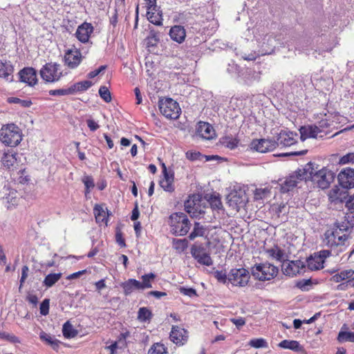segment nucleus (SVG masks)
I'll return each mask as SVG.
<instances>
[{
	"instance_id": "f257e3e1",
	"label": "nucleus",
	"mask_w": 354,
	"mask_h": 354,
	"mask_svg": "<svg viewBox=\"0 0 354 354\" xmlns=\"http://www.w3.org/2000/svg\"><path fill=\"white\" fill-rule=\"evenodd\" d=\"M171 234L176 236L186 235L191 227L190 221L187 216L183 212L171 214L167 221Z\"/></svg>"
},
{
	"instance_id": "f03ea898",
	"label": "nucleus",
	"mask_w": 354,
	"mask_h": 354,
	"mask_svg": "<svg viewBox=\"0 0 354 354\" xmlns=\"http://www.w3.org/2000/svg\"><path fill=\"white\" fill-rule=\"evenodd\" d=\"M21 129L15 124L3 125L0 129V140L8 147H16L22 140Z\"/></svg>"
},
{
	"instance_id": "7ed1b4c3",
	"label": "nucleus",
	"mask_w": 354,
	"mask_h": 354,
	"mask_svg": "<svg viewBox=\"0 0 354 354\" xmlns=\"http://www.w3.org/2000/svg\"><path fill=\"white\" fill-rule=\"evenodd\" d=\"M251 273L255 279L261 281H270L277 276L279 269L270 263H257L252 267Z\"/></svg>"
},
{
	"instance_id": "20e7f679",
	"label": "nucleus",
	"mask_w": 354,
	"mask_h": 354,
	"mask_svg": "<svg viewBox=\"0 0 354 354\" xmlns=\"http://www.w3.org/2000/svg\"><path fill=\"white\" fill-rule=\"evenodd\" d=\"M325 242L326 245L333 248L338 245H344L348 239V228L336 226L333 230H327L325 233Z\"/></svg>"
},
{
	"instance_id": "39448f33",
	"label": "nucleus",
	"mask_w": 354,
	"mask_h": 354,
	"mask_svg": "<svg viewBox=\"0 0 354 354\" xmlns=\"http://www.w3.org/2000/svg\"><path fill=\"white\" fill-rule=\"evenodd\" d=\"M41 79L46 83H55L63 77V71L59 64L53 62L46 63L39 71Z\"/></svg>"
},
{
	"instance_id": "423d86ee",
	"label": "nucleus",
	"mask_w": 354,
	"mask_h": 354,
	"mask_svg": "<svg viewBox=\"0 0 354 354\" xmlns=\"http://www.w3.org/2000/svg\"><path fill=\"white\" fill-rule=\"evenodd\" d=\"M158 106L160 113L168 119L176 120L181 113L179 104L170 97L160 99Z\"/></svg>"
},
{
	"instance_id": "0eeeda50",
	"label": "nucleus",
	"mask_w": 354,
	"mask_h": 354,
	"mask_svg": "<svg viewBox=\"0 0 354 354\" xmlns=\"http://www.w3.org/2000/svg\"><path fill=\"white\" fill-rule=\"evenodd\" d=\"M0 162L3 169L13 171L19 168L21 159L17 151L10 149L3 152Z\"/></svg>"
},
{
	"instance_id": "6e6552de",
	"label": "nucleus",
	"mask_w": 354,
	"mask_h": 354,
	"mask_svg": "<svg viewBox=\"0 0 354 354\" xmlns=\"http://www.w3.org/2000/svg\"><path fill=\"white\" fill-rule=\"evenodd\" d=\"M250 279L249 271L245 268H233L228 274V282L233 286L245 287Z\"/></svg>"
},
{
	"instance_id": "1a4fd4ad",
	"label": "nucleus",
	"mask_w": 354,
	"mask_h": 354,
	"mask_svg": "<svg viewBox=\"0 0 354 354\" xmlns=\"http://www.w3.org/2000/svg\"><path fill=\"white\" fill-rule=\"evenodd\" d=\"M205 206L202 205V198L199 195L189 196L185 202V209L192 217H198L205 214Z\"/></svg>"
},
{
	"instance_id": "9d476101",
	"label": "nucleus",
	"mask_w": 354,
	"mask_h": 354,
	"mask_svg": "<svg viewBox=\"0 0 354 354\" xmlns=\"http://www.w3.org/2000/svg\"><path fill=\"white\" fill-rule=\"evenodd\" d=\"M311 178L312 181L316 184L318 187L324 189L329 187L330 184L335 178V175L333 171L324 167L313 174Z\"/></svg>"
},
{
	"instance_id": "9b49d317",
	"label": "nucleus",
	"mask_w": 354,
	"mask_h": 354,
	"mask_svg": "<svg viewBox=\"0 0 354 354\" xmlns=\"http://www.w3.org/2000/svg\"><path fill=\"white\" fill-rule=\"evenodd\" d=\"M191 254L199 264L206 266L213 265V260L210 254L207 252L206 249L202 245H192Z\"/></svg>"
},
{
	"instance_id": "f8f14e48",
	"label": "nucleus",
	"mask_w": 354,
	"mask_h": 354,
	"mask_svg": "<svg viewBox=\"0 0 354 354\" xmlns=\"http://www.w3.org/2000/svg\"><path fill=\"white\" fill-rule=\"evenodd\" d=\"M330 255V251L323 250L309 257L307 259V266L310 270H318L324 268L325 259Z\"/></svg>"
},
{
	"instance_id": "ddd939ff",
	"label": "nucleus",
	"mask_w": 354,
	"mask_h": 354,
	"mask_svg": "<svg viewBox=\"0 0 354 354\" xmlns=\"http://www.w3.org/2000/svg\"><path fill=\"white\" fill-rule=\"evenodd\" d=\"M189 338V333L187 330L178 326H173L169 333L170 340L177 346L185 345Z\"/></svg>"
},
{
	"instance_id": "4468645a",
	"label": "nucleus",
	"mask_w": 354,
	"mask_h": 354,
	"mask_svg": "<svg viewBox=\"0 0 354 354\" xmlns=\"http://www.w3.org/2000/svg\"><path fill=\"white\" fill-rule=\"evenodd\" d=\"M298 133L288 130H281L277 136V146L290 147L297 142Z\"/></svg>"
},
{
	"instance_id": "2eb2a0df",
	"label": "nucleus",
	"mask_w": 354,
	"mask_h": 354,
	"mask_svg": "<svg viewBox=\"0 0 354 354\" xmlns=\"http://www.w3.org/2000/svg\"><path fill=\"white\" fill-rule=\"evenodd\" d=\"M277 147L275 140L268 139L254 140L251 142V148L260 153H267L274 150Z\"/></svg>"
},
{
	"instance_id": "dca6fc26",
	"label": "nucleus",
	"mask_w": 354,
	"mask_h": 354,
	"mask_svg": "<svg viewBox=\"0 0 354 354\" xmlns=\"http://www.w3.org/2000/svg\"><path fill=\"white\" fill-rule=\"evenodd\" d=\"M337 179L339 185L346 189L354 187V169L351 167L344 168L339 173Z\"/></svg>"
},
{
	"instance_id": "f3484780",
	"label": "nucleus",
	"mask_w": 354,
	"mask_h": 354,
	"mask_svg": "<svg viewBox=\"0 0 354 354\" xmlns=\"http://www.w3.org/2000/svg\"><path fill=\"white\" fill-rule=\"evenodd\" d=\"M94 28L91 23L84 22L80 25L75 32L77 39L82 43H87L93 33Z\"/></svg>"
},
{
	"instance_id": "a211bd4d",
	"label": "nucleus",
	"mask_w": 354,
	"mask_h": 354,
	"mask_svg": "<svg viewBox=\"0 0 354 354\" xmlns=\"http://www.w3.org/2000/svg\"><path fill=\"white\" fill-rule=\"evenodd\" d=\"M82 53L77 49L68 50L64 55L65 64L70 68H77L81 63Z\"/></svg>"
},
{
	"instance_id": "6ab92c4d",
	"label": "nucleus",
	"mask_w": 354,
	"mask_h": 354,
	"mask_svg": "<svg viewBox=\"0 0 354 354\" xmlns=\"http://www.w3.org/2000/svg\"><path fill=\"white\" fill-rule=\"evenodd\" d=\"M93 214L96 223L107 225L111 212L105 207V204H95L93 207Z\"/></svg>"
},
{
	"instance_id": "aec40b11",
	"label": "nucleus",
	"mask_w": 354,
	"mask_h": 354,
	"mask_svg": "<svg viewBox=\"0 0 354 354\" xmlns=\"http://www.w3.org/2000/svg\"><path fill=\"white\" fill-rule=\"evenodd\" d=\"M20 80L30 86H34L37 82L36 71L31 67L24 68L19 73Z\"/></svg>"
},
{
	"instance_id": "412c9836",
	"label": "nucleus",
	"mask_w": 354,
	"mask_h": 354,
	"mask_svg": "<svg viewBox=\"0 0 354 354\" xmlns=\"http://www.w3.org/2000/svg\"><path fill=\"white\" fill-rule=\"evenodd\" d=\"M265 252L268 258L280 263L283 262L287 258L285 251L277 245H274L272 248L266 249Z\"/></svg>"
},
{
	"instance_id": "4be33fe9",
	"label": "nucleus",
	"mask_w": 354,
	"mask_h": 354,
	"mask_svg": "<svg viewBox=\"0 0 354 354\" xmlns=\"http://www.w3.org/2000/svg\"><path fill=\"white\" fill-rule=\"evenodd\" d=\"M300 139L304 141L308 138H316L321 133V129L316 125L303 126L299 129Z\"/></svg>"
},
{
	"instance_id": "5701e85b",
	"label": "nucleus",
	"mask_w": 354,
	"mask_h": 354,
	"mask_svg": "<svg viewBox=\"0 0 354 354\" xmlns=\"http://www.w3.org/2000/svg\"><path fill=\"white\" fill-rule=\"evenodd\" d=\"M169 35L173 41L182 44L186 38V30L183 26L175 25L171 27Z\"/></svg>"
},
{
	"instance_id": "b1692460",
	"label": "nucleus",
	"mask_w": 354,
	"mask_h": 354,
	"mask_svg": "<svg viewBox=\"0 0 354 354\" xmlns=\"http://www.w3.org/2000/svg\"><path fill=\"white\" fill-rule=\"evenodd\" d=\"M14 68L10 62L0 60V78H3L8 82L13 80Z\"/></svg>"
},
{
	"instance_id": "393cba45",
	"label": "nucleus",
	"mask_w": 354,
	"mask_h": 354,
	"mask_svg": "<svg viewBox=\"0 0 354 354\" xmlns=\"http://www.w3.org/2000/svg\"><path fill=\"white\" fill-rule=\"evenodd\" d=\"M159 184L165 192H174L175 190L174 173L163 175V178L160 180Z\"/></svg>"
},
{
	"instance_id": "a878e982",
	"label": "nucleus",
	"mask_w": 354,
	"mask_h": 354,
	"mask_svg": "<svg viewBox=\"0 0 354 354\" xmlns=\"http://www.w3.org/2000/svg\"><path fill=\"white\" fill-rule=\"evenodd\" d=\"M303 267V263L300 261H292L284 268V273L286 275L290 277L296 276L299 273L300 268Z\"/></svg>"
},
{
	"instance_id": "bb28decb",
	"label": "nucleus",
	"mask_w": 354,
	"mask_h": 354,
	"mask_svg": "<svg viewBox=\"0 0 354 354\" xmlns=\"http://www.w3.org/2000/svg\"><path fill=\"white\" fill-rule=\"evenodd\" d=\"M147 17L151 24L158 26L162 25V13L158 6L157 10H147Z\"/></svg>"
},
{
	"instance_id": "cd10ccee",
	"label": "nucleus",
	"mask_w": 354,
	"mask_h": 354,
	"mask_svg": "<svg viewBox=\"0 0 354 354\" xmlns=\"http://www.w3.org/2000/svg\"><path fill=\"white\" fill-rule=\"evenodd\" d=\"M198 132L205 139L210 140L214 136V130L208 122H200Z\"/></svg>"
},
{
	"instance_id": "c85d7f7f",
	"label": "nucleus",
	"mask_w": 354,
	"mask_h": 354,
	"mask_svg": "<svg viewBox=\"0 0 354 354\" xmlns=\"http://www.w3.org/2000/svg\"><path fill=\"white\" fill-rule=\"evenodd\" d=\"M139 286L140 281L134 279H129L121 283V287L126 296L130 295L134 290H140Z\"/></svg>"
},
{
	"instance_id": "c756f323",
	"label": "nucleus",
	"mask_w": 354,
	"mask_h": 354,
	"mask_svg": "<svg viewBox=\"0 0 354 354\" xmlns=\"http://www.w3.org/2000/svg\"><path fill=\"white\" fill-rule=\"evenodd\" d=\"M39 338L42 342L50 346L54 351L57 352L59 351L60 344H62L59 340L52 337L49 334H47L44 331H41L40 333Z\"/></svg>"
},
{
	"instance_id": "7c9ffc66",
	"label": "nucleus",
	"mask_w": 354,
	"mask_h": 354,
	"mask_svg": "<svg viewBox=\"0 0 354 354\" xmlns=\"http://www.w3.org/2000/svg\"><path fill=\"white\" fill-rule=\"evenodd\" d=\"M279 346L285 349H290L296 352H304V348L296 340L284 339L279 344Z\"/></svg>"
},
{
	"instance_id": "2f4dec72",
	"label": "nucleus",
	"mask_w": 354,
	"mask_h": 354,
	"mask_svg": "<svg viewBox=\"0 0 354 354\" xmlns=\"http://www.w3.org/2000/svg\"><path fill=\"white\" fill-rule=\"evenodd\" d=\"M328 196L329 201L335 204L343 203L346 198L345 192H341L337 187L331 189L328 192Z\"/></svg>"
},
{
	"instance_id": "473e14b6",
	"label": "nucleus",
	"mask_w": 354,
	"mask_h": 354,
	"mask_svg": "<svg viewBox=\"0 0 354 354\" xmlns=\"http://www.w3.org/2000/svg\"><path fill=\"white\" fill-rule=\"evenodd\" d=\"M297 178L296 176H289L281 185V192L286 193L292 190L297 185Z\"/></svg>"
},
{
	"instance_id": "72a5a7b5",
	"label": "nucleus",
	"mask_w": 354,
	"mask_h": 354,
	"mask_svg": "<svg viewBox=\"0 0 354 354\" xmlns=\"http://www.w3.org/2000/svg\"><path fill=\"white\" fill-rule=\"evenodd\" d=\"M92 82L88 80H84L73 84L70 86L71 93L73 95L77 92L86 91L92 86Z\"/></svg>"
},
{
	"instance_id": "f704fd0d",
	"label": "nucleus",
	"mask_w": 354,
	"mask_h": 354,
	"mask_svg": "<svg viewBox=\"0 0 354 354\" xmlns=\"http://www.w3.org/2000/svg\"><path fill=\"white\" fill-rule=\"evenodd\" d=\"M147 354H169L168 348L162 342L153 343Z\"/></svg>"
},
{
	"instance_id": "c9c22d12",
	"label": "nucleus",
	"mask_w": 354,
	"mask_h": 354,
	"mask_svg": "<svg viewBox=\"0 0 354 354\" xmlns=\"http://www.w3.org/2000/svg\"><path fill=\"white\" fill-rule=\"evenodd\" d=\"M155 278L156 274L152 272L142 275L141 277L142 282L140 281V289L144 290L146 288H151L152 287L151 282L155 279Z\"/></svg>"
},
{
	"instance_id": "e433bc0d",
	"label": "nucleus",
	"mask_w": 354,
	"mask_h": 354,
	"mask_svg": "<svg viewBox=\"0 0 354 354\" xmlns=\"http://www.w3.org/2000/svg\"><path fill=\"white\" fill-rule=\"evenodd\" d=\"M62 274L59 273H50L46 276L43 281L44 285L46 288H50L55 285L62 277Z\"/></svg>"
},
{
	"instance_id": "4c0bfd02",
	"label": "nucleus",
	"mask_w": 354,
	"mask_h": 354,
	"mask_svg": "<svg viewBox=\"0 0 354 354\" xmlns=\"http://www.w3.org/2000/svg\"><path fill=\"white\" fill-rule=\"evenodd\" d=\"M205 228L199 223L196 222L194 225L192 232L189 234L188 238L189 240H194L197 237L203 236L205 233Z\"/></svg>"
},
{
	"instance_id": "58836bf2",
	"label": "nucleus",
	"mask_w": 354,
	"mask_h": 354,
	"mask_svg": "<svg viewBox=\"0 0 354 354\" xmlns=\"http://www.w3.org/2000/svg\"><path fill=\"white\" fill-rule=\"evenodd\" d=\"M82 181L85 186L84 195L87 197L95 187L93 178L91 176L86 175L83 176Z\"/></svg>"
},
{
	"instance_id": "ea45409f",
	"label": "nucleus",
	"mask_w": 354,
	"mask_h": 354,
	"mask_svg": "<svg viewBox=\"0 0 354 354\" xmlns=\"http://www.w3.org/2000/svg\"><path fill=\"white\" fill-rule=\"evenodd\" d=\"M152 318L151 311L147 307H141L138 312V319L142 322L149 321Z\"/></svg>"
},
{
	"instance_id": "a19ab883",
	"label": "nucleus",
	"mask_w": 354,
	"mask_h": 354,
	"mask_svg": "<svg viewBox=\"0 0 354 354\" xmlns=\"http://www.w3.org/2000/svg\"><path fill=\"white\" fill-rule=\"evenodd\" d=\"M337 339L339 343L346 342L354 343V332L341 330L338 333Z\"/></svg>"
},
{
	"instance_id": "79ce46f5",
	"label": "nucleus",
	"mask_w": 354,
	"mask_h": 354,
	"mask_svg": "<svg viewBox=\"0 0 354 354\" xmlns=\"http://www.w3.org/2000/svg\"><path fill=\"white\" fill-rule=\"evenodd\" d=\"M212 209H221L223 207L222 202L219 195L211 194L207 198Z\"/></svg>"
},
{
	"instance_id": "37998d69",
	"label": "nucleus",
	"mask_w": 354,
	"mask_h": 354,
	"mask_svg": "<svg viewBox=\"0 0 354 354\" xmlns=\"http://www.w3.org/2000/svg\"><path fill=\"white\" fill-rule=\"evenodd\" d=\"M62 333H63V335L66 337V338H72V337H74L77 335V330H75L73 326L68 322H66L64 325H63V328H62Z\"/></svg>"
},
{
	"instance_id": "c03bdc74",
	"label": "nucleus",
	"mask_w": 354,
	"mask_h": 354,
	"mask_svg": "<svg viewBox=\"0 0 354 354\" xmlns=\"http://www.w3.org/2000/svg\"><path fill=\"white\" fill-rule=\"evenodd\" d=\"M7 102L10 104H17L24 108L30 107L32 104L30 100H21L16 97H8Z\"/></svg>"
},
{
	"instance_id": "a18cd8bd",
	"label": "nucleus",
	"mask_w": 354,
	"mask_h": 354,
	"mask_svg": "<svg viewBox=\"0 0 354 354\" xmlns=\"http://www.w3.org/2000/svg\"><path fill=\"white\" fill-rule=\"evenodd\" d=\"M222 144L228 149H234L237 147L239 140L230 136H225L222 138Z\"/></svg>"
},
{
	"instance_id": "49530a36",
	"label": "nucleus",
	"mask_w": 354,
	"mask_h": 354,
	"mask_svg": "<svg viewBox=\"0 0 354 354\" xmlns=\"http://www.w3.org/2000/svg\"><path fill=\"white\" fill-rule=\"evenodd\" d=\"M173 246L174 248L178 252H183L187 248L188 241L186 239H174Z\"/></svg>"
},
{
	"instance_id": "de8ad7c7",
	"label": "nucleus",
	"mask_w": 354,
	"mask_h": 354,
	"mask_svg": "<svg viewBox=\"0 0 354 354\" xmlns=\"http://www.w3.org/2000/svg\"><path fill=\"white\" fill-rule=\"evenodd\" d=\"M239 199L237 193H231L227 196V204L232 207V209H237L239 208Z\"/></svg>"
},
{
	"instance_id": "09e8293b",
	"label": "nucleus",
	"mask_w": 354,
	"mask_h": 354,
	"mask_svg": "<svg viewBox=\"0 0 354 354\" xmlns=\"http://www.w3.org/2000/svg\"><path fill=\"white\" fill-rule=\"evenodd\" d=\"M0 339L8 341L12 344L20 343V339L18 337L12 333H8L5 331L0 330Z\"/></svg>"
},
{
	"instance_id": "8fccbe9b",
	"label": "nucleus",
	"mask_w": 354,
	"mask_h": 354,
	"mask_svg": "<svg viewBox=\"0 0 354 354\" xmlns=\"http://www.w3.org/2000/svg\"><path fill=\"white\" fill-rule=\"evenodd\" d=\"M99 94L100 97L106 102H110L112 100L111 92L105 86H100L99 89Z\"/></svg>"
},
{
	"instance_id": "3c124183",
	"label": "nucleus",
	"mask_w": 354,
	"mask_h": 354,
	"mask_svg": "<svg viewBox=\"0 0 354 354\" xmlns=\"http://www.w3.org/2000/svg\"><path fill=\"white\" fill-rule=\"evenodd\" d=\"M249 344L254 348H264L267 346L266 340L263 338L252 339L250 341Z\"/></svg>"
},
{
	"instance_id": "603ef678",
	"label": "nucleus",
	"mask_w": 354,
	"mask_h": 354,
	"mask_svg": "<svg viewBox=\"0 0 354 354\" xmlns=\"http://www.w3.org/2000/svg\"><path fill=\"white\" fill-rule=\"evenodd\" d=\"M340 165L354 164V152L348 153L342 156L339 160Z\"/></svg>"
},
{
	"instance_id": "864d4df0",
	"label": "nucleus",
	"mask_w": 354,
	"mask_h": 354,
	"mask_svg": "<svg viewBox=\"0 0 354 354\" xmlns=\"http://www.w3.org/2000/svg\"><path fill=\"white\" fill-rule=\"evenodd\" d=\"M332 126H333V122L330 121L329 118H325L319 121L317 127H319L321 132H322L330 128Z\"/></svg>"
},
{
	"instance_id": "5fc2aeb1",
	"label": "nucleus",
	"mask_w": 354,
	"mask_h": 354,
	"mask_svg": "<svg viewBox=\"0 0 354 354\" xmlns=\"http://www.w3.org/2000/svg\"><path fill=\"white\" fill-rule=\"evenodd\" d=\"M179 291L181 294L189 297L198 296L196 290L193 288L180 287Z\"/></svg>"
},
{
	"instance_id": "6e6d98bb",
	"label": "nucleus",
	"mask_w": 354,
	"mask_h": 354,
	"mask_svg": "<svg viewBox=\"0 0 354 354\" xmlns=\"http://www.w3.org/2000/svg\"><path fill=\"white\" fill-rule=\"evenodd\" d=\"M49 308H50V299H45L40 304L39 310L40 313L42 315H47L49 313Z\"/></svg>"
},
{
	"instance_id": "4d7b16f0",
	"label": "nucleus",
	"mask_w": 354,
	"mask_h": 354,
	"mask_svg": "<svg viewBox=\"0 0 354 354\" xmlns=\"http://www.w3.org/2000/svg\"><path fill=\"white\" fill-rule=\"evenodd\" d=\"M49 94L53 96L71 95L70 87H68L67 88H59V89L50 90Z\"/></svg>"
},
{
	"instance_id": "13d9d810",
	"label": "nucleus",
	"mask_w": 354,
	"mask_h": 354,
	"mask_svg": "<svg viewBox=\"0 0 354 354\" xmlns=\"http://www.w3.org/2000/svg\"><path fill=\"white\" fill-rule=\"evenodd\" d=\"M214 277L217 279V281L223 284L226 283L228 281V275L227 276L226 273L222 270H216L214 272Z\"/></svg>"
},
{
	"instance_id": "bf43d9fd",
	"label": "nucleus",
	"mask_w": 354,
	"mask_h": 354,
	"mask_svg": "<svg viewBox=\"0 0 354 354\" xmlns=\"http://www.w3.org/2000/svg\"><path fill=\"white\" fill-rule=\"evenodd\" d=\"M339 276L343 279V280L349 279L352 278L354 275V270L353 269L344 270L338 272Z\"/></svg>"
},
{
	"instance_id": "052dcab7",
	"label": "nucleus",
	"mask_w": 354,
	"mask_h": 354,
	"mask_svg": "<svg viewBox=\"0 0 354 354\" xmlns=\"http://www.w3.org/2000/svg\"><path fill=\"white\" fill-rule=\"evenodd\" d=\"M230 320L239 329L243 326L246 323L245 319L243 317L231 318Z\"/></svg>"
},
{
	"instance_id": "680f3d73",
	"label": "nucleus",
	"mask_w": 354,
	"mask_h": 354,
	"mask_svg": "<svg viewBox=\"0 0 354 354\" xmlns=\"http://www.w3.org/2000/svg\"><path fill=\"white\" fill-rule=\"evenodd\" d=\"M186 158L190 160H196L200 158L201 153L198 151H188L186 152Z\"/></svg>"
},
{
	"instance_id": "e2e57ef3",
	"label": "nucleus",
	"mask_w": 354,
	"mask_h": 354,
	"mask_svg": "<svg viewBox=\"0 0 354 354\" xmlns=\"http://www.w3.org/2000/svg\"><path fill=\"white\" fill-rule=\"evenodd\" d=\"M115 241L121 248L126 246L125 240L123 238L122 233L120 230L117 231L115 233Z\"/></svg>"
},
{
	"instance_id": "0e129e2a",
	"label": "nucleus",
	"mask_w": 354,
	"mask_h": 354,
	"mask_svg": "<svg viewBox=\"0 0 354 354\" xmlns=\"http://www.w3.org/2000/svg\"><path fill=\"white\" fill-rule=\"evenodd\" d=\"M345 218L350 225L354 227V209H348Z\"/></svg>"
},
{
	"instance_id": "69168bd1",
	"label": "nucleus",
	"mask_w": 354,
	"mask_h": 354,
	"mask_svg": "<svg viewBox=\"0 0 354 354\" xmlns=\"http://www.w3.org/2000/svg\"><path fill=\"white\" fill-rule=\"evenodd\" d=\"M106 68V66H101L98 68L91 71L88 73L87 76L88 78L92 79L98 75L102 71L105 70Z\"/></svg>"
},
{
	"instance_id": "338daca9",
	"label": "nucleus",
	"mask_w": 354,
	"mask_h": 354,
	"mask_svg": "<svg viewBox=\"0 0 354 354\" xmlns=\"http://www.w3.org/2000/svg\"><path fill=\"white\" fill-rule=\"evenodd\" d=\"M28 267L27 266H24L21 268V276L20 279V287L23 286L24 283L25 282L26 279L28 277Z\"/></svg>"
},
{
	"instance_id": "774afa93",
	"label": "nucleus",
	"mask_w": 354,
	"mask_h": 354,
	"mask_svg": "<svg viewBox=\"0 0 354 354\" xmlns=\"http://www.w3.org/2000/svg\"><path fill=\"white\" fill-rule=\"evenodd\" d=\"M88 127L91 131H95L100 128V125L93 120L88 119L86 120Z\"/></svg>"
}]
</instances>
